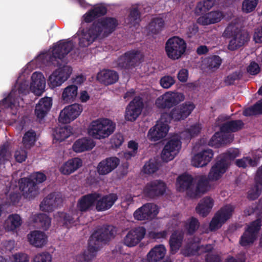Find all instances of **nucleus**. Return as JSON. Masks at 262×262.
<instances>
[{
    "label": "nucleus",
    "instance_id": "obj_46",
    "mask_svg": "<svg viewBox=\"0 0 262 262\" xmlns=\"http://www.w3.org/2000/svg\"><path fill=\"white\" fill-rule=\"evenodd\" d=\"M21 224L20 216L17 214H11L5 223V228L8 231H14Z\"/></svg>",
    "mask_w": 262,
    "mask_h": 262
},
{
    "label": "nucleus",
    "instance_id": "obj_15",
    "mask_svg": "<svg viewBox=\"0 0 262 262\" xmlns=\"http://www.w3.org/2000/svg\"><path fill=\"white\" fill-rule=\"evenodd\" d=\"M143 107L142 99L139 97H136L130 102L126 108L125 117L126 120L134 121L141 114Z\"/></svg>",
    "mask_w": 262,
    "mask_h": 262
},
{
    "label": "nucleus",
    "instance_id": "obj_24",
    "mask_svg": "<svg viewBox=\"0 0 262 262\" xmlns=\"http://www.w3.org/2000/svg\"><path fill=\"white\" fill-rule=\"evenodd\" d=\"M52 105V99L49 97L41 98L35 108V115L39 122L46 116Z\"/></svg>",
    "mask_w": 262,
    "mask_h": 262
},
{
    "label": "nucleus",
    "instance_id": "obj_22",
    "mask_svg": "<svg viewBox=\"0 0 262 262\" xmlns=\"http://www.w3.org/2000/svg\"><path fill=\"white\" fill-rule=\"evenodd\" d=\"M210 180L205 176L200 177L196 187H193L192 191H189L188 197L191 199L200 198L203 194L207 192L210 189L209 184Z\"/></svg>",
    "mask_w": 262,
    "mask_h": 262
},
{
    "label": "nucleus",
    "instance_id": "obj_21",
    "mask_svg": "<svg viewBox=\"0 0 262 262\" xmlns=\"http://www.w3.org/2000/svg\"><path fill=\"white\" fill-rule=\"evenodd\" d=\"M213 157V150L211 149H206L195 154L192 158L191 164L197 167H204L210 162Z\"/></svg>",
    "mask_w": 262,
    "mask_h": 262
},
{
    "label": "nucleus",
    "instance_id": "obj_30",
    "mask_svg": "<svg viewBox=\"0 0 262 262\" xmlns=\"http://www.w3.org/2000/svg\"><path fill=\"white\" fill-rule=\"evenodd\" d=\"M95 146V143L92 139L85 137L77 140L72 148L76 152H82L91 150Z\"/></svg>",
    "mask_w": 262,
    "mask_h": 262
},
{
    "label": "nucleus",
    "instance_id": "obj_32",
    "mask_svg": "<svg viewBox=\"0 0 262 262\" xmlns=\"http://www.w3.org/2000/svg\"><path fill=\"white\" fill-rule=\"evenodd\" d=\"M184 237V234L182 231H174L171 235L169 238V246L170 252L174 254L178 251L182 246Z\"/></svg>",
    "mask_w": 262,
    "mask_h": 262
},
{
    "label": "nucleus",
    "instance_id": "obj_35",
    "mask_svg": "<svg viewBox=\"0 0 262 262\" xmlns=\"http://www.w3.org/2000/svg\"><path fill=\"white\" fill-rule=\"evenodd\" d=\"M30 243L36 247H41L47 242V237L45 233L40 231H32L28 235Z\"/></svg>",
    "mask_w": 262,
    "mask_h": 262
},
{
    "label": "nucleus",
    "instance_id": "obj_27",
    "mask_svg": "<svg viewBox=\"0 0 262 262\" xmlns=\"http://www.w3.org/2000/svg\"><path fill=\"white\" fill-rule=\"evenodd\" d=\"M97 78L101 83L108 85L115 83L118 80L119 75L114 70H103L98 73Z\"/></svg>",
    "mask_w": 262,
    "mask_h": 262
},
{
    "label": "nucleus",
    "instance_id": "obj_42",
    "mask_svg": "<svg viewBox=\"0 0 262 262\" xmlns=\"http://www.w3.org/2000/svg\"><path fill=\"white\" fill-rule=\"evenodd\" d=\"M32 221L41 229L47 230L51 225V220L45 213H38L33 216Z\"/></svg>",
    "mask_w": 262,
    "mask_h": 262
},
{
    "label": "nucleus",
    "instance_id": "obj_13",
    "mask_svg": "<svg viewBox=\"0 0 262 262\" xmlns=\"http://www.w3.org/2000/svg\"><path fill=\"white\" fill-rule=\"evenodd\" d=\"M146 229L144 227L139 226L130 230L123 238V243L128 247L138 245L144 237Z\"/></svg>",
    "mask_w": 262,
    "mask_h": 262
},
{
    "label": "nucleus",
    "instance_id": "obj_5",
    "mask_svg": "<svg viewBox=\"0 0 262 262\" xmlns=\"http://www.w3.org/2000/svg\"><path fill=\"white\" fill-rule=\"evenodd\" d=\"M186 49V41L178 36L169 38L165 45L166 55L172 60L180 59L185 53Z\"/></svg>",
    "mask_w": 262,
    "mask_h": 262
},
{
    "label": "nucleus",
    "instance_id": "obj_8",
    "mask_svg": "<svg viewBox=\"0 0 262 262\" xmlns=\"http://www.w3.org/2000/svg\"><path fill=\"white\" fill-rule=\"evenodd\" d=\"M166 185L161 180H155L148 182L144 187V196L150 199H156L163 195L166 192Z\"/></svg>",
    "mask_w": 262,
    "mask_h": 262
},
{
    "label": "nucleus",
    "instance_id": "obj_2",
    "mask_svg": "<svg viewBox=\"0 0 262 262\" xmlns=\"http://www.w3.org/2000/svg\"><path fill=\"white\" fill-rule=\"evenodd\" d=\"M46 179V176L41 172L34 173L31 178H21L19 182V189L24 198L29 200L35 198L39 193L37 184L43 182Z\"/></svg>",
    "mask_w": 262,
    "mask_h": 262
},
{
    "label": "nucleus",
    "instance_id": "obj_63",
    "mask_svg": "<svg viewBox=\"0 0 262 262\" xmlns=\"http://www.w3.org/2000/svg\"><path fill=\"white\" fill-rule=\"evenodd\" d=\"M241 78L240 72L235 71L228 76L225 79V83L226 85H230L233 84L235 81Z\"/></svg>",
    "mask_w": 262,
    "mask_h": 262
},
{
    "label": "nucleus",
    "instance_id": "obj_14",
    "mask_svg": "<svg viewBox=\"0 0 262 262\" xmlns=\"http://www.w3.org/2000/svg\"><path fill=\"white\" fill-rule=\"evenodd\" d=\"M100 196L101 194L97 192L82 195L77 201V209L81 212H85L91 210L95 205L96 201Z\"/></svg>",
    "mask_w": 262,
    "mask_h": 262
},
{
    "label": "nucleus",
    "instance_id": "obj_60",
    "mask_svg": "<svg viewBox=\"0 0 262 262\" xmlns=\"http://www.w3.org/2000/svg\"><path fill=\"white\" fill-rule=\"evenodd\" d=\"M215 0H203L197 5V8L201 11H205L210 10L214 5Z\"/></svg>",
    "mask_w": 262,
    "mask_h": 262
},
{
    "label": "nucleus",
    "instance_id": "obj_53",
    "mask_svg": "<svg viewBox=\"0 0 262 262\" xmlns=\"http://www.w3.org/2000/svg\"><path fill=\"white\" fill-rule=\"evenodd\" d=\"M258 0H244L242 4L243 12L248 13L252 12L255 9Z\"/></svg>",
    "mask_w": 262,
    "mask_h": 262
},
{
    "label": "nucleus",
    "instance_id": "obj_37",
    "mask_svg": "<svg viewBox=\"0 0 262 262\" xmlns=\"http://www.w3.org/2000/svg\"><path fill=\"white\" fill-rule=\"evenodd\" d=\"M77 95V86L70 85L64 89L61 99L64 103H70L76 100Z\"/></svg>",
    "mask_w": 262,
    "mask_h": 262
},
{
    "label": "nucleus",
    "instance_id": "obj_47",
    "mask_svg": "<svg viewBox=\"0 0 262 262\" xmlns=\"http://www.w3.org/2000/svg\"><path fill=\"white\" fill-rule=\"evenodd\" d=\"M126 21L127 24L134 27L139 25L141 21V13L137 8H133L130 9Z\"/></svg>",
    "mask_w": 262,
    "mask_h": 262
},
{
    "label": "nucleus",
    "instance_id": "obj_18",
    "mask_svg": "<svg viewBox=\"0 0 262 262\" xmlns=\"http://www.w3.org/2000/svg\"><path fill=\"white\" fill-rule=\"evenodd\" d=\"M195 107L192 103L185 102L172 108L173 121H179L187 118Z\"/></svg>",
    "mask_w": 262,
    "mask_h": 262
},
{
    "label": "nucleus",
    "instance_id": "obj_44",
    "mask_svg": "<svg viewBox=\"0 0 262 262\" xmlns=\"http://www.w3.org/2000/svg\"><path fill=\"white\" fill-rule=\"evenodd\" d=\"M239 152L237 149H229L226 152L223 153L217 159L220 162L226 164L228 168V164L231 161L234 160L239 156Z\"/></svg>",
    "mask_w": 262,
    "mask_h": 262
},
{
    "label": "nucleus",
    "instance_id": "obj_25",
    "mask_svg": "<svg viewBox=\"0 0 262 262\" xmlns=\"http://www.w3.org/2000/svg\"><path fill=\"white\" fill-rule=\"evenodd\" d=\"M57 221L62 226L69 229L79 223V216L78 213L58 212Z\"/></svg>",
    "mask_w": 262,
    "mask_h": 262
},
{
    "label": "nucleus",
    "instance_id": "obj_38",
    "mask_svg": "<svg viewBox=\"0 0 262 262\" xmlns=\"http://www.w3.org/2000/svg\"><path fill=\"white\" fill-rule=\"evenodd\" d=\"M73 128L70 126L57 127L53 132L54 140L61 142L72 134Z\"/></svg>",
    "mask_w": 262,
    "mask_h": 262
},
{
    "label": "nucleus",
    "instance_id": "obj_54",
    "mask_svg": "<svg viewBox=\"0 0 262 262\" xmlns=\"http://www.w3.org/2000/svg\"><path fill=\"white\" fill-rule=\"evenodd\" d=\"M167 95L165 93L159 96L155 101V105L157 108L161 110H169V106L167 100Z\"/></svg>",
    "mask_w": 262,
    "mask_h": 262
},
{
    "label": "nucleus",
    "instance_id": "obj_59",
    "mask_svg": "<svg viewBox=\"0 0 262 262\" xmlns=\"http://www.w3.org/2000/svg\"><path fill=\"white\" fill-rule=\"evenodd\" d=\"M174 83L175 80L174 78L170 76H163L160 80L161 86L164 89L170 88Z\"/></svg>",
    "mask_w": 262,
    "mask_h": 262
},
{
    "label": "nucleus",
    "instance_id": "obj_64",
    "mask_svg": "<svg viewBox=\"0 0 262 262\" xmlns=\"http://www.w3.org/2000/svg\"><path fill=\"white\" fill-rule=\"evenodd\" d=\"M199 32V27L196 24L193 23L188 26L186 29V34L188 38H191L195 36Z\"/></svg>",
    "mask_w": 262,
    "mask_h": 262
},
{
    "label": "nucleus",
    "instance_id": "obj_9",
    "mask_svg": "<svg viewBox=\"0 0 262 262\" xmlns=\"http://www.w3.org/2000/svg\"><path fill=\"white\" fill-rule=\"evenodd\" d=\"M261 220L259 219L250 223L247 229L240 238L239 243L245 247L252 244L256 239V235L261 228Z\"/></svg>",
    "mask_w": 262,
    "mask_h": 262
},
{
    "label": "nucleus",
    "instance_id": "obj_4",
    "mask_svg": "<svg viewBox=\"0 0 262 262\" xmlns=\"http://www.w3.org/2000/svg\"><path fill=\"white\" fill-rule=\"evenodd\" d=\"M74 43L72 40H60L53 46L52 54H46L43 56L46 62H44L48 66H58L57 59L62 60L73 49Z\"/></svg>",
    "mask_w": 262,
    "mask_h": 262
},
{
    "label": "nucleus",
    "instance_id": "obj_33",
    "mask_svg": "<svg viewBox=\"0 0 262 262\" xmlns=\"http://www.w3.org/2000/svg\"><path fill=\"white\" fill-rule=\"evenodd\" d=\"M214 204V201L212 198L206 196L202 199L196 206L195 210L197 213L205 217L210 212Z\"/></svg>",
    "mask_w": 262,
    "mask_h": 262
},
{
    "label": "nucleus",
    "instance_id": "obj_1",
    "mask_svg": "<svg viewBox=\"0 0 262 262\" xmlns=\"http://www.w3.org/2000/svg\"><path fill=\"white\" fill-rule=\"evenodd\" d=\"M116 230L114 226L104 225L94 232L90 237L88 250L76 257V259L81 262H89L96 256L102 244L108 242L115 236Z\"/></svg>",
    "mask_w": 262,
    "mask_h": 262
},
{
    "label": "nucleus",
    "instance_id": "obj_40",
    "mask_svg": "<svg viewBox=\"0 0 262 262\" xmlns=\"http://www.w3.org/2000/svg\"><path fill=\"white\" fill-rule=\"evenodd\" d=\"M204 253H209L213 249V246L211 244H207L205 245L199 246L196 244H188L185 250L187 252L188 255H194L199 253L200 250Z\"/></svg>",
    "mask_w": 262,
    "mask_h": 262
},
{
    "label": "nucleus",
    "instance_id": "obj_20",
    "mask_svg": "<svg viewBox=\"0 0 262 262\" xmlns=\"http://www.w3.org/2000/svg\"><path fill=\"white\" fill-rule=\"evenodd\" d=\"M120 163L116 157L107 158L102 160L97 166V171L100 175H106L115 169Z\"/></svg>",
    "mask_w": 262,
    "mask_h": 262
},
{
    "label": "nucleus",
    "instance_id": "obj_6",
    "mask_svg": "<svg viewBox=\"0 0 262 262\" xmlns=\"http://www.w3.org/2000/svg\"><path fill=\"white\" fill-rule=\"evenodd\" d=\"M142 58V54L139 51H128L118 57L117 60V66L121 69H132L139 64Z\"/></svg>",
    "mask_w": 262,
    "mask_h": 262
},
{
    "label": "nucleus",
    "instance_id": "obj_39",
    "mask_svg": "<svg viewBox=\"0 0 262 262\" xmlns=\"http://www.w3.org/2000/svg\"><path fill=\"white\" fill-rule=\"evenodd\" d=\"M244 123L241 120H232L223 123L220 127V130L227 134L236 132L242 129Z\"/></svg>",
    "mask_w": 262,
    "mask_h": 262
},
{
    "label": "nucleus",
    "instance_id": "obj_61",
    "mask_svg": "<svg viewBox=\"0 0 262 262\" xmlns=\"http://www.w3.org/2000/svg\"><path fill=\"white\" fill-rule=\"evenodd\" d=\"M168 234L167 230H164L161 231H151L149 232V237L153 239L157 240L166 238Z\"/></svg>",
    "mask_w": 262,
    "mask_h": 262
},
{
    "label": "nucleus",
    "instance_id": "obj_45",
    "mask_svg": "<svg viewBox=\"0 0 262 262\" xmlns=\"http://www.w3.org/2000/svg\"><path fill=\"white\" fill-rule=\"evenodd\" d=\"M165 95L170 109L184 100V95L181 93L169 92L165 93Z\"/></svg>",
    "mask_w": 262,
    "mask_h": 262
},
{
    "label": "nucleus",
    "instance_id": "obj_31",
    "mask_svg": "<svg viewBox=\"0 0 262 262\" xmlns=\"http://www.w3.org/2000/svg\"><path fill=\"white\" fill-rule=\"evenodd\" d=\"M82 161L79 158L69 159L60 167V171L63 174L69 175L77 170L82 166Z\"/></svg>",
    "mask_w": 262,
    "mask_h": 262
},
{
    "label": "nucleus",
    "instance_id": "obj_12",
    "mask_svg": "<svg viewBox=\"0 0 262 262\" xmlns=\"http://www.w3.org/2000/svg\"><path fill=\"white\" fill-rule=\"evenodd\" d=\"M157 205L152 203H147L136 210L134 216L139 221L148 220L154 219L158 213Z\"/></svg>",
    "mask_w": 262,
    "mask_h": 262
},
{
    "label": "nucleus",
    "instance_id": "obj_23",
    "mask_svg": "<svg viewBox=\"0 0 262 262\" xmlns=\"http://www.w3.org/2000/svg\"><path fill=\"white\" fill-rule=\"evenodd\" d=\"M169 130V126L163 122H157L148 133V139L152 141H157L165 137Z\"/></svg>",
    "mask_w": 262,
    "mask_h": 262
},
{
    "label": "nucleus",
    "instance_id": "obj_29",
    "mask_svg": "<svg viewBox=\"0 0 262 262\" xmlns=\"http://www.w3.org/2000/svg\"><path fill=\"white\" fill-rule=\"evenodd\" d=\"M193 178L191 175L188 174H183L178 177L177 180V185L179 187V191H187V195L188 196L189 191H192L194 185L193 184Z\"/></svg>",
    "mask_w": 262,
    "mask_h": 262
},
{
    "label": "nucleus",
    "instance_id": "obj_19",
    "mask_svg": "<svg viewBox=\"0 0 262 262\" xmlns=\"http://www.w3.org/2000/svg\"><path fill=\"white\" fill-rule=\"evenodd\" d=\"M118 195L116 193H112L101 196L96 201L95 208L97 211H104L110 209L116 201Z\"/></svg>",
    "mask_w": 262,
    "mask_h": 262
},
{
    "label": "nucleus",
    "instance_id": "obj_17",
    "mask_svg": "<svg viewBox=\"0 0 262 262\" xmlns=\"http://www.w3.org/2000/svg\"><path fill=\"white\" fill-rule=\"evenodd\" d=\"M79 36V46L81 48L87 47L91 45L99 36L91 26L88 29H84L80 34L78 32L73 37Z\"/></svg>",
    "mask_w": 262,
    "mask_h": 262
},
{
    "label": "nucleus",
    "instance_id": "obj_43",
    "mask_svg": "<svg viewBox=\"0 0 262 262\" xmlns=\"http://www.w3.org/2000/svg\"><path fill=\"white\" fill-rule=\"evenodd\" d=\"M234 209V207L231 205H226L222 207L215 215L222 221V223L224 224L231 217Z\"/></svg>",
    "mask_w": 262,
    "mask_h": 262
},
{
    "label": "nucleus",
    "instance_id": "obj_52",
    "mask_svg": "<svg viewBox=\"0 0 262 262\" xmlns=\"http://www.w3.org/2000/svg\"><path fill=\"white\" fill-rule=\"evenodd\" d=\"M222 62V59L218 55H213L206 59V64L209 69H217Z\"/></svg>",
    "mask_w": 262,
    "mask_h": 262
},
{
    "label": "nucleus",
    "instance_id": "obj_34",
    "mask_svg": "<svg viewBox=\"0 0 262 262\" xmlns=\"http://www.w3.org/2000/svg\"><path fill=\"white\" fill-rule=\"evenodd\" d=\"M227 167L226 164L220 162L218 159L211 167L207 177L210 181L218 180L222 175L226 171Z\"/></svg>",
    "mask_w": 262,
    "mask_h": 262
},
{
    "label": "nucleus",
    "instance_id": "obj_56",
    "mask_svg": "<svg viewBox=\"0 0 262 262\" xmlns=\"http://www.w3.org/2000/svg\"><path fill=\"white\" fill-rule=\"evenodd\" d=\"M234 36L237 40V44L241 47L244 46L249 40V34L247 32L238 31H237Z\"/></svg>",
    "mask_w": 262,
    "mask_h": 262
},
{
    "label": "nucleus",
    "instance_id": "obj_57",
    "mask_svg": "<svg viewBox=\"0 0 262 262\" xmlns=\"http://www.w3.org/2000/svg\"><path fill=\"white\" fill-rule=\"evenodd\" d=\"M57 72V74L61 76L65 77V81L67 80L69 77L70 76L72 72V69L71 67L64 65L63 67L58 68V69L55 70Z\"/></svg>",
    "mask_w": 262,
    "mask_h": 262
},
{
    "label": "nucleus",
    "instance_id": "obj_16",
    "mask_svg": "<svg viewBox=\"0 0 262 262\" xmlns=\"http://www.w3.org/2000/svg\"><path fill=\"white\" fill-rule=\"evenodd\" d=\"M62 203L60 195L56 192L48 194L40 203V209L43 211L52 212Z\"/></svg>",
    "mask_w": 262,
    "mask_h": 262
},
{
    "label": "nucleus",
    "instance_id": "obj_48",
    "mask_svg": "<svg viewBox=\"0 0 262 262\" xmlns=\"http://www.w3.org/2000/svg\"><path fill=\"white\" fill-rule=\"evenodd\" d=\"M36 141V133L35 131L30 129L27 132L23 138V143L26 148H30L34 145Z\"/></svg>",
    "mask_w": 262,
    "mask_h": 262
},
{
    "label": "nucleus",
    "instance_id": "obj_28",
    "mask_svg": "<svg viewBox=\"0 0 262 262\" xmlns=\"http://www.w3.org/2000/svg\"><path fill=\"white\" fill-rule=\"evenodd\" d=\"M233 140V137L231 135L226 134L220 130V132H216L209 141V146L219 148L223 145L227 144Z\"/></svg>",
    "mask_w": 262,
    "mask_h": 262
},
{
    "label": "nucleus",
    "instance_id": "obj_11",
    "mask_svg": "<svg viewBox=\"0 0 262 262\" xmlns=\"http://www.w3.org/2000/svg\"><path fill=\"white\" fill-rule=\"evenodd\" d=\"M181 148V142L178 139L169 140L161 152V159L166 162L172 160L178 155Z\"/></svg>",
    "mask_w": 262,
    "mask_h": 262
},
{
    "label": "nucleus",
    "instance_id": "obj_10",
    "mask_svg": "<svg viewBox=\"0 0 262 262\" xmlns=\"http://www.w3.org/2000/svg\"><path fill=\"white\" fill-rule=\"evenodd\" d=\"M82 110V105L78 103L71 104L61 111L58 120L64 124L70 123L80 115Z\"/></svg>",
    "mask_w": 262,
    "mask_h": 262
},
{
    "label": "nucleus",
    "instance_id": "obj_41",
    "mask_svg": "<svg viewBox=\"0 0 262 262\" xmlns=\"http://www.w3.org/2000/svg\"><path fill=\"white\" fill-rule=\"evenodd\" d=\"M31 86L37 90L42 92L45 88V79L40 72H34L31 76Z\"/></svg>",
    "mask_w": 262,
    "mask_h": 262
},
{
    "label": "nucleus",
    "instance_id": "obj_55",
    "mask_svg": "<svg viewBox=\"0 0 262 262\" xmlns=\"http://www.w3.org/2000/svg\"><path fill=\"white\" fill-rule=\"evenodd\" d=\"M158 167L157 163L152 160L146 162L143 166V171L145 173L151 174L157 171Z\"/></svg>",
    "mask_w": 262,
    "mask_h": 262
},
{
    "label": "nucleus",
    "instance_id": "obj_62",
    "mask_svg": "<svg viewBox=\"0 0 262 262\" xmlns=\"http://www.w3.org/2000/svg\"><path fill=\"white\" fill-rule=\"evenodd\" d=\"M51 255L48 252L37 254L33 259V262H51Z\"/></svg>",
    "mask_w": 262,
    "mask_h": 262
},
{
    "label": "nucleus",
    "instance_id": "obj_51",
    "mask_svg": "<svg viewBox=\"0 0 262 262\" xmlns=\"http://www.w3.org/2000/svg\"><path fill=\"white\" fill-rule=\"evenodd\" d=\"M200 227L199 220L194 217H191L186 225V229L189 235L193 234Z\"/></svg>",
    "mask_w": 262,
    "mask_h": 262
},
{
    "label": "nucleus",
    "instance_id": "obj_58",
    "mask_svg": "<svg viewBox=\"0 0 262 262\" xmlns=\"http://www.w3.org/2000/svg\"><path fill=\"white\" fill-rule=\"evenodd\" d=\"M124 142V137L122 134L116 133L111 139V143L113 147H119Z\"/></svg>",
    "mask_w": 262,
    "mask_h": 262
},
{
    "label": "nucleus",
    "instance_id": "obj_26",
    "mask_svg": "<svg viewBox=\"0 0 262 262\" xmlns=\"http://www.w3.org/2000/svg\"><path fill=\"white\" fill-rule=\"evenodd\" d=\"M255 185L248 192L247 198L249 200H255L260 195L262 189V165L256 171L254 178Z\"/></svg>",
    "mask_w": 262,
    "mask_h": 262
},
{
    "label": "nucleus",
    "instance_id": "obj_3",
    "mask_svg": "<svg viewBox=\"0 0 262 262\" xmlns=\"http://www.w3.org/2000/svg\"><path fill=\"white\" fill-rule=\"evenodd\" d=\"M116 126V123L109 119H98L92 122L88 133L94 139H105L114 132Z\"/></svg>",
    "mask_w": 262,
    "mask_h": 262
},
{
    "label": "nucleus",
    "instance_id": "obj_49",
    "mask_svg": "<svg viewBox=\"0 0 262 262\" xmlns=\"http://www.w3.org/2000/svg\"><path fill=\"white\" fill-rule=\"evenodd\" d=\"M65 77H61L55 71L49 76L48 80L49 86L53 89L61 85L65 81Z\"/></svg>",
    "mask_w": 262,
    "mask_h": 262
},
{
    "label": "nucleus",
    "instance_id": "obj_50",
    "mask_svg": "<svg viewBox=\"0 0 262 262\" xmlns=\"http://www.w3.org/2000/svg\"><path fill=\"white\" fill-rule=\"evenodd\" d=\"M164 26V21L162 18H154L149 24V29L151 32L155 34H158Z\"/></svg>",
    "mask_w": 262,
    "mask_h": 262
},
{
    "label": "nucleus",
    "instance_id": "obj_36",
    "mask_svg": "<svg viewBox=\"0 0 262 262\" xmlns=\"http://www.w3.org/2000/svg\"><path fill=\"white\" fill-rule=\"evenodd\" d=\"M166 249L163 245H158L152 248L147 254L149 262H158L162 259L166 254Z\"/></svg>",
    "mask_w": 262,
    "mask_h": 262
},
{
    "label": "nucleus",
    "instance_id": "obj_7",
    "mask_svg": "<svg viewBox=\"0 0 262 262\" xmlns=\"http://www.w3.org/2000/svg\"><path fill=\"white\" fill-rule=\"evenodd\" d=\"M118 25L116 18L105 17L95 20L91 26L99 36L103 33L104 36H107L115 31Z\"/></svg>",
    "mask_w": 262,
    "mask_h": 262
}]
</instances>
